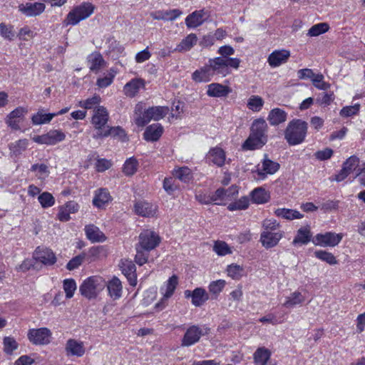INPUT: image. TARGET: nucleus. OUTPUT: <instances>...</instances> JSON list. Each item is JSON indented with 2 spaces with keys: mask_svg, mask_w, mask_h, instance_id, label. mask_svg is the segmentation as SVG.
Segmentation results:
<instances>
[{
  "mask_svg": "<svg viewBox=\"0 0 365 365\" xmlns=\"http://www.w3.org/2000/svg\"><path fill=\"white\" fill-rule=\"evenodd\" d=\"M240 59H227L215 57L210 58L207 63L192 74V79L196 83L209 82L215 76L225 77L231 73V69H238Z\"/></svg>",
  "mask_w": 365,
  "mask_h": 365,
  "instance_id": "obj_1",
  "label": "nucleus"
},
{
  "mask_svg": "<svg viewBox=\"0 0 365 365\" xmlns=\"http://www.w3.org/2000/svg\"><path fill=\"white\" fill-rule=\"evenodd\" d=\"M307 123L301 119L291 120L285 130L284 139L289 145H297L302 143L307 133Z\"/></svg>",
  "mask_w": 365,
  "mask_h": 365,
  "instance_id": "obj_2",
  "label": "nucleus"
},
{
  "mask_svg": "<svg viewBox=\"0 0 365 365\" xmlns=\"http://www.w3.org/2000/svg\"><path fill=\"white\" fill-rule=\"evenodd\" d=\"M106 282L96 276H93L85 279L79 287V291L83 297L88 299H95L104 289Z\"/></svg>",
  "mask_w": 365,
  "mask_h": 365,
  "instance_id": "obj_3",
  "label": "nucleus"
},
{
  "mask_svg": "<svg viewBox=\"0 0 365 365\" xmlns=\"http://www.w3.org/2000/svg\"><path fill=\"white\" fill-rule=\"evenodd\" d=\"M95 6L89 2H84L76 6L67 15L64 21L66 25H76L81 21L88 18L94 11Z\"/></svg>",
  "mask_w": 365,
  "mask_h": 365,
  "instance_id": "obj_4",
  "label": "nucleus"
},
{
  "mask_svg": "<svg viewBox=\"0 0 365 365\" xmlns=\"http://www.w3.org/2000/svg\"><path fill=\"white\" fill-rule=\"evenodd\" d=\"M210 332V329L206 325L197 326L192 325L189 327L181 341L182 346H190L198 342L201 336L207 335Z\"/></svg>",
  "mask_w": 365,
  "mask_h": 365,
  "instance_id": "obj_5",
  "label": "nucleus"
},
{
  "mask_svg": "<svg viewBox=\"0 0 365 365\" xmlns=\"http://www.w3.org/2000/svg\"><path fill=\"white\" fill-rule=\"evenodd\" d=\"M169 112L167 106H154L150 107L143 112L142 116L136 117L135 124L139 127H143L148 123L151 120H159L164 118Z\"/></svg>",
  "mask_w": 365,
  "mask_h": 365,
  "instance_id": "obj_6",
  "label": "nucleus"
},
{
  "mask_svg": "<svg viewBox=\"0 0 365 365\" xmlns=\"http://www.w3.org/2000/svg\"><path fill=\"white\" fill-rule=\"evenodd\" d=\"M160 242V237L150 230H143L139 235V242L136 247L145 252L155 249Z\"/></svg>",
  "mask_w": 365,
  "mask_h": 365,
  "instance_id": "obj_7",
  "label": "nucleus"
},
{
  "mask_svg": "<svg viewBox=\"0 0 365 365\" xmlns=\"http://www.w3.org/2000/svg\"><path fill=\"white\" fill-rule=\"evenodd\" d=\"M343 238L341 233L327 232L324 234H317L312 240V242L317 246L335 247Z\"/></svg>",
  "mask_w": 365,
  "mask_h": 365,
  "instance_id": "obj_8",
  "label": "nucleus"
},
{
  "mask_svg": "<svg viewBox=\"0 0 365 365\" xmlns=\"http://www.w3.org/2000/svg\"><path fill=\"white\" fill-rule=\"evenodd\" d=\"M52 333L46 327L31 329L29 330L28 338L35 345H46L51 341Z\"/></svg>",
  "mask_w": 365,
  "mask_h": 365,
  "instance_id": "obj_9",
  "label": "nucleus"
},
{
  "mask_svg": "<svg viewBox=\"0 0 365 365\" xmlns=\"http://www.w3.org/2000/svg\"><path fill=\"white\" fill-rule=\"evenodd\" d=\"M108 113L103 106H98L93 110L91 123L97 130V133L104 132L107 129V123L108 121Z\"/></svg>",
  "mask_w": 365,
  "mask_h": 365,
  "instance_id": "obj_10",
  "label": "nucleus"
},
{
  "mask_svg": "<svg viewBox=\"0 0 365 365\" xmlns=\"http://www.w3.org/2000/svg\"><path fill=\"white\" fill-rule=\"evenodd\" d=\"M66 135L59 130H51L47 133L41 135H36L33 140L38 144L56 145L63 141Z\"/></svg>",
  "mask_w": 365,
  "mask_h": 365,
  "instance_id": "obj_11",
  "label": "nucleus"
},
{
  "mask_svg": "<svg viewBox=\"0 0 365 365\" xmlns=\"http://www.w3.org/2000/svg\"><path fill=\"white\" fill-rule=\"evenodd\" d=\"M33 258L44 265L51 266L56 262V257L53 252L47 247H38L33 254Z\"/></svg>",
  "mask_w": 365,
  "mask_h": 365,
  "instance_id": "obj_12",
  "label": "nucleus"
},
{
  "mask_svg": "<svg viewBox=\"0 0 365 365\" xmlns=\"http://www.w3.org/2000/svg\"><path fill=\"white\" fill-rule=\"evenodd\" d=\"M279 168L280 165L277 162L272 160L267 154H264L261 166L259 165L257 167V175L264 179L267 175H273L277 173Z\"/></svg>",
  "mask_w": 365,
  "mask_h": 365,
  "instance_id": "obj_13",
  "label": "nucleus"
},
{
  "mask_svg": "<svg viewBox=\"0 0 365 365\" xmlns=\"http://www.w3.org/2000/svg\"><path fill=\"white\" fill-rule=\"evenodd\" d=\"M178 284V278L176 275L174 274L169 278L166 284V289L163 294V297L161 300L155 304V308L162 310L167 306V301L173 294Z\"/></svg>",
  "mask_w": 365,
  "mask_h": 365,
  "instance_id": "obj_14",
  "label": "nucleus"
},
{
  "mask_svg": "<svg viewBox=\"0 0 365 365\" xmlns=\"http://www.w3.org/2000/svg\"><path fill=\"white\" fill-rule=\"evenodd\" d=\"M120 267L122 273L128 279L130 285L135 286L137 284L136 267L135 264L128 259H122Z\"/></svg>",
  "mask_w": 365,
  "mask_h": 365,
  "instance_id": "obj_15",
  "label": "nucleus"
},
{
  "mask_svg": "<svg viewBox=\"0 0 365 365\" xmlns=\"http://www.w3.org/2000/svg\"><path fill=\"white\" fill-rule=\"evenodd\" d=\"M283 236V232H270L263 231L260 235V242L263 247L266 249H269L275 247Z\"/></svg>",
  "mask_w": 365,
  "mask_h": 365,
  "instance_id": "obj_16",
  "label": "nucleus"
},
{
  "mask_svg": "<svg viewBox=\"0 0 365 365\" xmlns=\"http://www.w3.org/2000/svg\"><path fill=\"white\" fill-rule=\"evenodd\" d=\"M289 56L290 52L288 50H275L269 55L267 62L271 67H277L286 63Z\"/></svg>",
  "mask_w": 365,
  "mask_h": 365,
  "instance_id": "obj_17",
  "label": "nucleus"
},
{
  "mask_svg": "<svg viewBox=\"0 0 365 365\" xmlns=\"http://www.w3.org/2000/svg\"><path fill=\"white\" fill-rule=\"evenodd\" d=\"M65 351L67 356H76L78 357L83 356L86 352L83 342L74 339L67 340Z\"/></svg>",
  "mask_w": 365,
  "mask_h": 365,
  "instance_id": "obj_18",
  "label": "nucleus"
},
{
  "mask_svg": "<svg viewBox=\"0 0 365 365\" xmlns=\"http://www.w3.org/2000/svg\"><path fill=\"white\" fill-rule=\"evenodd\" d=\"M45 5L43 3H26L20 4L19 9L27 16H36L42 14L45 10Z\"/></svg>",
  "mask_w": 365,
  "mask_h": 365,
  "instance_id": "obj_19",
  "label": "nucleus"
},
{
  "mask_svg": "<svg viewBox=\"0 0 365 365\" xmlns=\"http://www.w3.org/2000/svg\"><path fill=\"white\" fill-rule=\"evenodd\" d=\"M182 14V11L178 9L170 10H160L151 12L150 16L155 20L173 21Z\"/></svg>",
  "mask_w": 365,
  "mask_h": 365,
  "instance_id": "obj_20",
  "label": "nucleus"
},
{
  "mask_svg": "<svg viewBox=\"0 0 365 365\" xmlns=\"http://www.w3.org/2000/svg\"><path fill=\"white\" fill-rule=\"evenodd\" d=\"M135 212L143 217H153L157 211V206L148 202L140 201L135 204Z\"/></svg>",
  "mask_w": 365,
  "mask_h": 365,
  "instance_id": "obj_21",
  "label": "nucleus"
},
{
  "mask_svg": "<svg viewBox=\"0 0 365 365\" xmlns=\"http://www.w3.org/2000/svg\"><path fill=\"white\" fill-rule=\"evenodd\" d=\"M84 230L86 237L92 242H103L106 240L103 232L94 225H86Z\"/></svg>",
  "mask_w": 365,
  "mask_h": 365,
  "instance_id": "obj_22",
  "label": "nucleus"
},
{
  "mask_svg": "<svg viewBox=\"0 0 365 365\" xmlns=\"http://www.w3.org/2000/svg\"><path fill=\"white\" fill-rule=\"evenodd\" d=\"M163 132V126L160 123H154L146 128L143 137L147 141H157L162 135Z\"/></svg>",
  "mask_w": 365,
  "mask_h": 365,
  "instance_id": "obj_23",
  "label": "nucleus"
},
{
  "mask_svg": "<svg viewBox=\"0 0 365 365\" xmlns=\"http://www.w3.org/2000/svg\"><path fill=\"white\" fill-rule=\"evenodd\" d=\"M206 12L204 9L195 11L185 19V24L188 28H196L203 24Z\"/></svg>",
  "mask_w": 365,
  "mask_h": 365,
  "instance_id": "obj_24",
  "label": "nucleus"
},
{
  "mask_svg": "<svg viewBox=\"0 0 365 365\" xmlns=\"http://www.w3.org/2000/svg\"><path fill=\"white\" fill-rule=\"evenodd\" d=\"M144 86V80L141 78H134L124 86L123 92L125 96L133 98L138 93L140 88Z\"/></svg>",
  "mask_w": 365,
  "mask_h": 365,
  "instance_id": "obj_25",
  "label": "nucleus"
},
{
  "mask_svg": "<svg viewBox=\"0 0 365 365\" xmlns=\"http://www.w3.org/2000/svg\"><path fill=\"white\" fill-rule=\"evenodd\" d=\"M111 196L106 188H100L96 190L93 199V204L98 208H102L111 200Z\"/></svg>",
  "mask_w": 365,
  "mask_h": 365,
  "instance_id": "obj_26",
  "label": "nucleus"
},
{
  "mask_svg": "<svg viewBox=\"0 0 365 365\" xmlns=\"http://www.w3.org/2000/svg\"><path fill=\"white\" fill-rule=\"evenodd\" d=\"M231 90L227 86L222 84L213 83L208 86L207 94L210 97H225L230 93Z\"/></svg>",
  "mask_w": 365,
  "mask_h": 365,
  "instance_id": "obj_27",
  "label": "nucleus"
},
{
  "mask_svg": "<svg viewBox=\"0 0 365 365\" xmlns=\"http://www.w3.org/2000/svg\"><path fill=\"white\" fill-rule=\"evenodd\" d=\"M207 158L217 166L222 167L225 164L226 155L222 148L215 147L210 150Z\"/></svg>",
  "mask_w": 365,
  "mask_h": 365,
  "instance_id": "obj_28",
  "label": "nucleus"
},
{
  "mask_svg": "<svg viewBox=\"0 0 365 365\" xmlns=\"http://www.w3.org/2000/svg\"><path fill=\"white\" fill-rule=\"evenodd\" d=\"M122 284L120 279L114 277L107 284L109 296L114 300L119 299L122 295Z\"/></svg>",
  "mask_w": 365,
  "mask_h": 365,
  "instance_id": "obj_29",
  "label": "nucleus"
},
{
  "mask_svg": "<svg viewBox=\"0 0 365 365\" xmlns=\"http://www.w3.org/2000/svg\"><path fill=\"white\" fill-rule=\"evenodd\" d=\"M287 113L281 108H273L270 110L267 120L272 125H278L286 121Z\"/></svg>",
  "mask_w": 365,
  "mask_h": 365,
  "instance_id": "obj_30",
  "label": "nucleus"
},
{
  "mask_svg": "<svg viewBox=\"0 0 365 365\" xmlns=\"http://www.w3.org/2000/svg\"><path fill=\"white\" fill-rule=\"evenodd\" d=\"M197 41V37L195 34H190L183 38L175 48V51L185 52L190 51Z\"/></svg>",
  "mask_w": 365,
  "mask_h": 365,
  "instance_id": "obj_31",
  "label": "nucleus"
},
{
  "mask_svg": "<svg viewBox=\"0 0 365 365\" xmlns=\"http://www.w3.org/2000/svg\"><path fill=\"white\" fill-rule=\"evenodd\" d=\"M312 233L309 226L300 227L297 230V233L292 244L296 245L297 244L306 245L311 241Z\"/></svg>",
  "mask_w": 365,
  "mask_h": 365,
  "instance_id": "obj_32",
  "label": "nucleus"
},
{
  "mask_svg": "<svg viewBox=\"0 0 365 365\" xmlns=\"http://www.w3.org/2000/svg\"><path fill=\"white\" fill-rule=\"evenodd\" d=\"M109 135L113 136H118L122 140H124L126 138V134L125 130L121 128L120 126L117 127H109L107 126V129L105 130L104 132L98 133L94 135L93 138H105Z\"/></svg>",
  "mask_w": 365,
  "mask_h": 365,
  "instance_id": "obj_33",
  "label": "nucleus"
},
{
  "mask_svg": "<svg viewBox=\"0 0 365 365\" xmlns=\"http://www.w3.org/2000/svg\"><path fill=\"white\" fill-rule=\"evenodd\" d=\"M90 70L93 72H98L101 68L105 64V61L100 53L95 52L88 57Z\"/></svg>",
  "mask_w": 365,
  "mask_h": 365,
  "instance_id": "obj_34",
  "label": "nucleus"
},
{
  "mask_svg": "<svg viewBox=\"0 0 365 365\" xmlns=\"http://www.w3.org/2000/svg\"><path fill=\"white\" fill-rule=\"evenodd\" d=\"M201 195H197L196 198L197 200L202 204H210L212 202H215V204L220 205L219 202H217L218 200H227L226 198V192L225 189L224 188H219L217 189L215 192L211 196L207 197V200H202Z\"/></svg>",
  "mask_w": 365,
  "mask_h": 365,
  "instance_id": "obj_35",
  "label": "nucleus"
},
{
  "mask_svg": "<svg viewBox=\"0 0 365 365\" xmlns=\"http://www.w3.org/2000/svg\"><path fill=\"white\" fill-rule=\"evenodd\" d=\"M274 214L279 217L288 220L301 219L304 217L299 211L287 208H278L275 210Z\"/></svg>",
  "mask_w": 365,
  "mask_h": 365,
  "instance_id": "obj_36",
  "label": "nucleus"
},
{
  "mask_svg": "<svg viewBox=\"0 0 365 365\" xmlns=\"http://www.w3.org/2000/svg\"><path fill=\"white\" fill-rule=\"evenodd\" d=\"M173 175L175 178L185 183L190 182L193 178L192 173L187 167L175 168Z\"/></svg>",
  "mask_w": 365,
  "mask_h": 365,
  "instance_id": "obj_37",
  "label": "nucleus"
},
{
  "mask_svg": "<svg viewBox=\"0 0 365 365\" xmlns=\"http://www.w3.org/2000/svg\"><path fill=\"white\" fill-rule=\"evenodd\" d=\"M208 299L209 295L205 289L197 287L193 290L192 304L195 307H201Z\"/></svg>",
  "mask_w": 365,
  "mask_h": 365,
  "instance_id": "obj_38",
  "label": "nucleus"
},
{
  "mask_svg": "<svg viewBox=\"0 0 365 365\" xmlns=\"http://www.w3.org/2000/svg\"><path fill=\"white\" fill-rule=\"evenodd\" d=\"M270 356L271 352L269 349L264 347L258 348L254 354L255 363L257 365H266Z\"/></svg>",
  "mask_w": 365,
  "mask_h": 365,
  "instance_id": "obj_39",
  "label": "nucleus"
},
{
  "mask_svg": "<svg viewBox=\"0 0 365 365\" xmlns=\"http://www.w3.org/2000/svg\"><path fill=\"white\" fill-rule=\"evenodd\" d=\"M267 130V124L263 118H258L254 120L250 128L251 132L261 137H267L266 135Z\"/></svg>",
  "mask_w": 365,
  "mask_h": 365,
  "instance_id": "obj_40",
  "label": "nucleus"
},
{
  "mask_svg": "<svg viewBox=\"0 0 365 365\" xmlns=\"http://www.w3.org/2000/svg\"><path fill=\"white\" fill-rule=\"evenodd\" d=\"M252 200L257 204L267 202L269 199V194L263 188H255L251 193Z\"/></svg>",
  "mask_w": 365,
  "mask_h": 365,
  "instance_id": "obj_41",
  "label": "nucleus"
},
{
  "mask_svg": "<svg viewBox=\"0 0 365 365\" xmlns=\"http://www.w3.org/2000/svg\"><path fill=\"white\" fill-rule=\"evenodd\" d=\"M30 171L36 173V176L40 180L46 179L50 174L48 166L43 163L34 164Z\"/></svg>",
  "mask_w": 365,
  "mask_h": 365,
  "instance_id": "obj_42",
  "label": "nucleus"
},
{
  "mask_svg": "<svg viewBox=\"0 0 365 365\" xmlns=\"http://www.w3.org/2000/svg\"><path fill=\"white\" fill-rule=\"evenodd\" d=\"M53 117H55V114H46L41 111H38L37 113L32 116L31 120L34 125H41L49 123Z\"/></svg>",
  "mask_w": 365,
  "mask_h": 365,
  "instance_id": "obj_43",
  "label": "nucleus"
},
{
  "mask_svg": "<svg viewBox=\"0 0 365 365\" xmlns=\"http://www.w3.org/2000/svg\"><path fill=\"white\" fill-rule=\"evenodd\" d=\"M28 144V140L21 139L15 142L14 143L11 144L9 145V149L14 155L18 156L21 155V153L26 149Z\"/></svg>",
  "mask_w": 365,
  "mask_h": 365,
  "instance_id": "obj_44",
  "label": "nucleus"
},
{
  "mask_svg": "<svg viewBox=\"0 0 365 365\" xmlns=\"http://www.w3.org/2000/svg\"><path fill=\"white\" fill-rule=\"evenodd\" d=\"M263 145L261 140H257V139L250 134L247 139L242 144V148L245 150H253L261 148Z\"/></svg>",
  "mask_w": 365,
  "mask_h": 365,
  "instance_id": "obj_45",
  "label": "nucleus"
},
{
  "mask_svg": "<svg viewBox=\"0 0 365 365\" xmlns=\"http://www.w3.org/2000/svg\"><path fill=\"white\" fill-rule=\"evenodd\" d=\"M138 166V160L134 158H130L123 165V173L125 175L131 176L136 173Z\"/></svg>",
  "mask_w": 365,
  "mask_h": 365,
  "instance_id": "obj_46",
  "label": "nucleus"
},
{
  "mask_svg": "<svg viewBox=\"0 0 365 365\" xmlns=\"http://www.w3.org/2000/svg\"><path fill=\"white\" fill-rule=\"evenodd\" d=\"M304 300V297L299 292H294L291 295L287 297V300L283 304L286 307H292L297 304L302 303Z\"/></svg>",
  "mask_w": 365,
  "mask_h": 365,
  "instance_id": "obj_47",
  "label": "nucleus"
},
{
  "mask_svg": "<svg viewBox=\"0 0 365 365\" xmlns=\"http://www.w3.org/2000/svg\"><path fill=\"white\" fill-rule=\"evenodd\" d=\"M264 105L263 99L259 96H252L247 101V106L252 111H259Z\"/></svg>",
  "mask_w": 365,
  "mask_h": 365,
  "instance_id": "obj_48",
  "label": "nucleus"
},
{
  "mask_svg": "<svg viewBox=\"0 0 365 365\" xmlns=\"http://www.w3.org/2000/svg\"><path fill=\"white\" fill-rule=\"evenodd\" d=\"M329 29L328 24L319 23L312 26L307 32L309 36H318L326 33Z\"/></svg>",
  "mask_w": 365,
  "mask_h": 365,
  "instance_id": "obj_49",
  "label": "nucleus"
},
{
  "mask_svg": "<svg viewBox=\"0 0 365 365\" xmlns=\"http://www.w3.org/2000/svg\"><path fill=\"white\" fill-rule=\"evenodd\" d=\"M213 250L220 256L232 253L230 247L224 241H216L213 246Z\"/></svg>",
  "mask_w": 365,
  "mask_h": 365,
  "instance_id": "obj_50",
  "label": "nucleus"
},
{
  "mask_svg": "<svg viewBox=\"0 0 365 365\" xmlns=\"http://www.w3.org/2000/svg\"><path fill=\"white\" fill-rule=\"evenodd\" d=\"M314 255L317 258L327 262L328 264L333 265L337 263L336 257L330 252L318 250L314 252Z\"/></svg>",
  "mask_w": 365,
  "mask_h": 365,
  "instance_id": "obj_51",
  "label": "nucleus"
},
{
  "mask_svg": "<svg viewBox=\"0 0 365 365\" xmlns=\"http://www.w3.org/2000/svg\"><path fill=\"white\" fill-rule=\"evenodd\" d=\"M38 200L41 205L43 208L50 207L53 206L55 203L54 197H53V195L51 193H49L48 192H44L41 193V195H39Z\"/></svg>",
  "mask_w": 365,
  "mask_h": 365,
  "instance_id": "obj_52",
  "label": "nucleus"
},
{
  "mask_svg": "<svg viewBox=\"0 0 365 365\" xmlns=\"http://www.w3.org/2000/svg\"><path fill=\"white\" fill-rule=\"evenodd\" d=\"M249 206V200L246 197H241L239 200L230 203L227 208L230 211L246 210Z\"/></svg>",
  "mask_w": 365,
  "mask_h": 365,
  "instance_id": "obj_53",
  "label": "nucleus"
},
{
  "mask_svg": "<svg viewBox=\"0 0 365 365\" xmlns=\"http://www.w3.org/2000/svg\"><path fill=\"white\" fill-rule=\"evenodd\" d=\"M63 286L66 298L71 299L73 297L76 289V284L75 280L73 279H66L63 281Z\"/></svg>",
  "mask_w": 365,
  "mask_h": 365,
  "instance_id": "obj_54",
  "label": "nucleus"
},
{
  "mask_svg": "<svg viewBox=\"0 0 365 365\" xmlns=\"http://www.w3.org/2000/svg\"><path fill=\"white\" fill-rule=\"evenodd\" d=\"M312 81L313 85L319 90L326 91L330 88V84L324 81V76L322 73L314 74Z\"/></svg>",
  "mask_w": 365,
  "mask_h": 365,
  "instance_id": "obj_55",
  "label": "nucleus"
},
{
  "mask_svg": "<svg viewBox=\"0 0 365 365\" xmlns=\"http://www.w3.org/2000/svg\"><path fill=\"white\" fill-rule=\"evenodd\" d=\"M0 34L4 38L9 41H12L15 36L13 26L11 25H6L4 23L0 24Z\"/></svg>",
  "mask_w": 365,
  "mask_h": 365,
  "instance_id": "obj_56",
  "label": "nucleus"
},
{
  "mask_svg": "<svg viewBox=\"0 0 365 365\" xmlns=\"http://www.w3.org/2000/svg\"><path fill=\"white\" fill-rule=\"evenodd\" d=\"M18 348V343L14 338L6 336L4 339V350L7 354H11Z\"/></svg>",
  "mask_w": 365,
  "mask_h": 365,
  "instance_id": "obj_57",
  "label": "nucleus"
},
{
  "mask_svg": "<svg viewBox=\"0 0 365 365\" xmlns=\"http://www.w3.org/2000/svg\"><path fill=\"white\" fill-rule=\"evenodd\" d=\"M217 53L220 55V58H224L227 59H239L238 58H232V55L235 53L234 48L229 46L225 45L220 46L217 51Z\"/></svg>",
  "mask_w": 365,
  "mask_h": 365,
  "instance_id": "obj_58",
  "label": "nucleus"
},
{
  "mask_svg": "<svg viewBox=\"0 0 365 365\" xmlns=\"http://www.w3.org/2000/svg\"><path fill=\"white\" fill-rule=\"evenodd\" d=\"M225 282L222 279L212 282L209 285V292L215 295H218L223 289Z\"/></svg>",
  "mask_w": 365,
  "mask_h": 365,
  "instance_id": "obj_59",
  "label": "nucleus"
},
{
  "mask_svg": "<svg viewBox=\"0 0 365 365\" xmlns=\"http://www.w3.org/2000/svg\"><path fill=\"white\" fill-rule=\"evenodd\" d=\"M359 163V159L356 155H352L349 157L343 164V167L346 168V170L351 173L354 170H355Z\"/></svg>",
  "mask_w": 365,
  "mask_h": 365,
  "instance_id": "obj_60",
  "label": "nucleus"
},
{
  "mask_svg": "<svg viewBox=\"0 0 365 365\" xmlns=\"http://www.w3.org/2000/svg\"><path fill=\"white\" fill-rule=\"evenodd\" d=\"M359 109L360 105L358 103L354 106H346L341 110L340 115L342 117H350L356 115L359 113Z\"/></svg>",
  "mask_w": 365,
  "mask_h": 365,
  "instance_id": "obj_61",
  "label": "nucleus"
},
{
  "mask_svg": "<svg viewBox=\"0 0 365 365\" xmlns=\"http://www.w3.org/2000/svg\"><path fill=\"white\" fill-rule=\"evenodd\" d=\"M135 248L137 253L135 257V261L138 264L142 266L148 262V254L145 253L144 250L139 247H136Z\"/></svg>",
  "mask_w": 365,
  "mask_h": 365,
  "instance_id": "obj_62",
  "label": "nucleus"
},
{
  "mask_svg": "<svg viewBox=\"0 0 365 365\" xmlns=\"http://www.w3.org/2000/svg\"><path fill=\"white\" fill-rule=\"evenodd\" d=\"M227 274L233 279H239L242 275V268L240 265L231 264L227 269Z\"/></svg>",
  "mask_w": 365,
  "mask_h": 365,
  "instance_id": "obj_63",
  "label": "nucleus"
},
{
  "mask_svg": "<svg viewBox=\"0 0 365 365\" xmlns=\"http://www.w3.org/2000/svg\"><path fill=\"white\" fill-rule=\"evenodd\" d=\"M279 227V223L274 219H265L262 222L264 231H274Z\"/></svg>",
  "mask_w": 365,
  "mask_h": 365,
  "instance_id": "obj_64",
  "label": "nucleus"
}]
</instances>
